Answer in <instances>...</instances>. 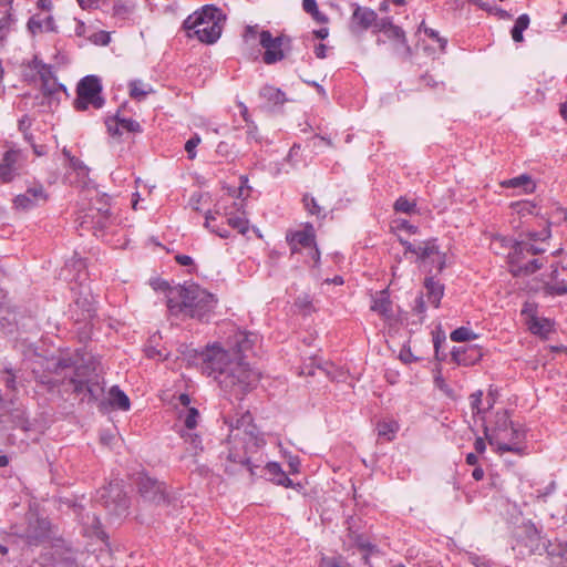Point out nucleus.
<instances>
[{
    "label": "nucleus",
    "instance_id": "5fc2aeb1",
    "mask_svg": "<svg viewBox=\"0 0 567 567\" xmlns=\"http://www.w3.org/2000/svg\"><path fill=\"white\" fill-rule=\"evenodd\" d=\"M467 559L475 567H491L488 559L475 553H467Z\"/></svg>",
    "mask_w": 567,
    "mask_h": 567
},
{
    "label": "nucleus",
    "instance_id": "a878e982",
    "mask_svg": "<svg viewBox=\"0 0 567 567\" xmlns=\"http://www.w3.org/2000/svg\"><path fill=\"white\" fill-rule=\"evenodd\" d=\"M513 424L514 422L511 421L509 414L506 410L497 411L494 415V420L484 426L485 439L487 440V435L489 434H498L504 432Z\"/></svg>",
    "mask_w": 567,
    "mask_h": 567
},
{
    "label": "nucleus",
    "instance_id": "9b49d317",
    "mask_svg": "<svg viewBox=\"0 0 567 567\" xmlns=\"http://www.w3.org/2000/svg\"><path fill=\"white\" fill-rule=\"evenodd\" d=\"M27 163L25 154L16 147L7 150L0 161V184L11 183Z\"/></svg>",
    "mask_w": 567,
    "mask_h": 567
},
{
    "label": "nucleus",
    "instance_id": "4c0bfd02",
    "mask_svg": "<svg viewBox=\"0 0 567 567\" xmlns=\"http://www.w3.org/2000/svg\"><path fill=\"white\" fill-rule=\"evenodd\" d=\"M17 18L11 9L7 10L0 19V42L7 40L9 34L14 30Z\"/></svg>",
    "mask_w": 567,
    "mask_h": 567
},
{
    "label": "nucleus",
    "instance_id": "052dcab7",
    "mask_svg": "<svg viewBox=\"0 0 567 567\" xmlns=\"http://www.w3.org/2000/svg\"><path fill=\"white\" fill-rule=\"evenodd\" d=\"M259 33L260 32L258 31L257 25H247L243 34L244 41L249 43L250 41L257 39V37L259 38Z\"/></svg>",
    "mask_w": 567,
    "mask_h": 567
},
{
    "label": "nucleus",
    "instance_id": "f257e3e1",
    "mask_svg": "<svg viewBox=\"0 0 567 567\" xmlns=\"http://www.w3.org/2000/svg\"><path fill=\"white\" fill-rule=\"evenodd\" d=\"M248 343V336L238 332L228 349L219 343L207 346L200 353L203 373L213 378L224 390L257 388L255 382L259 380V373L245 361Z\"/></svg>",
    "mask_w": 567,
    "mask_h": 567
},
{
    "label": "nucleus",
    "instance_id": "9d476101",
    "mask_svg": "<svg viewBox=\"0 0 567 567\" xmlns=\"http://www.w3.org/2000/svg\"><path fill=\"white\" fill-rule=\"evenodd\" d=\"M99 502L113 515L122 516L127 513L130 498L118 482H112L99 489Z\"/></svg>",
    "mask_w": 567,
    "mask_h": 567
},
{
    "label": "nucleus",
    "instance_id": "6ab92c4d",
    "mask_svg": "<svg viewBox=\"0 0 567 567\" xmlns=\"http://www.w3.org/2000/svg\"><path fill=\"white\" fill-rule=\"evenodd\" d=\"M452 360L458 365H473L477 361L481 360L483 352L482 348L473 344V346H460L454 347L452 352Z\"/></svg>",
    "mask_w": 567,
    "mask_h": 567
},
{
    "label": "nucleus",
    "instance_id": "13d9d810",
    "mask_svg": "<svg viewBox=\"0 0 567 567\" xmlns=\"http://www.w3.org/2000/svg\"><path fill=\"white\" fill-rule=\"evenodd\" d=\"M319 567H344L341 561V557H328L323 556L320 559Z\"/></svg>",
    "mask_w": 567,
    "mask_h": 567
},
{
    "label": "nucleus",
    "instance_id": "de8ad7c7",
    "mask_svg": "<svg viewBox=\"0 0 567 567\" xmlns=\"http://www.w3.org/2000/svg\"><path fill=\"white\" fill-rule=\"evenodd\" d=\"M3 382L8 390H16L17 389V375L16 372L11 367L6 365L3 369Z\"/></svg>",
    "mask_w": 567,
    "mask_h": 567
},
{
    "label": "nucleus",
    "instance_id": "4468645a",
    "mask_svg": "<svg viewBox=\"0 0 567 567\" xmlns=\"http://www.w3.org/2000/svg\"><path fill=\"white\" fill-rule=\"evenodd\" d=\"M347 530L342 538L344 550L357 548L358 550H378V546L371 542L370 537L360 530V526L353 517L346 520Z\"/></svg>",
    "mask_w": 567,
    "mask_h": 567
},
{
    "label": "nucleus",
    "instance_id": "aec40b11",
    "mask_svg": "<svg viewBox=\"0 0 567 567\" xmlns=\"http://www.w3.org/2000/svg\"><path fill=\"white\" fill-rule=\"evenodd\" d=\"M287 240L291 246L292 252L298 251V246L303 248L316 246L315 228L311 224L307 223L303 229L288 234Z\"/></svg>",
    "mask_w": 567,
    "mask_h": 567
},
{
    "label": "nucleus",
    "instance_id": "bb28decb",
    "mask_svg": "<svg viewBox=\"0 0 567 567\" xmlns=\"http://www.w3.org/2000/svg\"><path fill=\"white\" fill-rule=\"evenodd\" d=\"M265 471L269 475V480L277 485L295 488L292 480L282 471L281 465L277 462H268L265 465Z\"/></svg>",
    "mask_w": 567,
    "mask_h": 567
},
{
    "label": "nucleus",
    "instance_id": "e2e57ef3",
    "mask_svg": "<svg viewBox=\"0 0 567 567\" xmlns=\"http://www.w3.org/2000/svg\"><path fill=\"white\" fill-rule=\"evenodd\" d=\"M92 40L96 44L106 45V44H109L111 37H110V33H107L105 31H101V32L95 33L93 35Z\"/></svg>",
    "mask_w": 567,
    "mask_h": 567
},
{
    "label": "nucleus",
    "instance_id": "4be33fe9",
    "mask_svg": "<svg viewBox=\"0 0 567 567\" xmlns=\"http://www.w3.org/2000/svg\"><path fill=\"white\" fill-rule=\"evenodd\" d=\"M518 545L525 546L527 554H534L540 546V533L533 524H525L520 527L517 539Z\"/></svg>",
    "mask_w": 567,
    "mask_h": 567
},
{
    "label": "nucleus",
    "instance_id": "0e129e2a",
    "mask_svg": "<svg viewBox=\"0 0 567 567\" xmlns=\"http://www.w3.org/2000/svg\"><path fill=\"white\" fill-rule=\"evenodd\" d=\"M433 342H434V350H435L436 359L444 360L445 355L440 353V348H441V344L445 342V337L437 334L434 337Z\"/></svg>",
    "mask_w": 567,
    "mask_h": 567
},
{
    "label": "nucleus",
    "instance_id": "c85d7f7f",
    "mask_svg": "<svg viewBox=\"0 0 567 567\" xmlns=\"http://www.w3.org/2000/svg\"><path fill=\"white\" fill-rule=\"evenodd\" d=\"M424 288L426 290L427 302L437 308L444 295L443 285L440 284V281L434 280V278L430 277L425 279Z\"/></svg>",
    "mask_w": 567,
    "mask_h": 567
},
{
    "label": "nucleus",
    "instance_id": "49530a36",
    "mask_svg": "<svg viewBox=\"0 0 567 567\" xmlns=\"http://www.w3.org/2000/svg\"><path fill=\"white\" fill-rule=\"evenodd\" d=\"M513 208L516 210L518 215L522 217H526L528 215L536 214L537 207L532 202H518L513 204Z\"/></svg>",
    "mask_w": 567,
    "mask_h": 567
},
{
    "label": "nucleus",
    "instance_id": "f03ea898",
    "mask_svg": "<svg viewBox=\"0 0 567 567\" xmlns=\"http://www.w3.org/2000/svg\"><path fill=\"white\" fill-rule=\"evenodd\" d=\"M48 374L40 378L50 388L72 385L73 390H104L100 358L84 350L45 360Z\"/></svg>",
    "mask_w": 567,
    "mask_h": 567
},
{
    "label": "nucleus",
    "instance_id": "cd10ccee",
    "mask_svg": "<svg viewBox=\"0 0 567 567\" xmlns=\"http://www.w3.org/2000/svg\"><path fill=\"white\" fill-rule=\"evenodd\" d=\"M218 217H220V213L217 209L208 210L205 215L204 226L210 233L219 236L220 238H229V236H230L229 230L223 223H218Z\"/></svg>",
    "mask_w": 567,
    "mask_h": 567
},
{
    "label": "nucleus",
    "instance_id": "ddd939ff",
    "mask_svg": "<svg viewBox=\"0 0 567 567\" xmlns=\"http://www.w3.org/2000/svg\"><path fill=\"white\" fill-rule=\"evenodd\" d=\"M415 256L420 262L431 265L430 271L434 269L436 272H441L445 268L446 254L440 250L436 238L421 241L417 245Z\"/></svg>",
    "mask_w": 567,
    "mask_h": 567
},
{
    "label": "nucleus",
    "instance_id": "dca6fc26",
    "mask_svg": "<svg viewBox=\"0 0 567 567\" xmlns=\"http://www.w3.org/2000/svg\"><path fill=\"white\" fill-rule=\"evenodd\" d=\"M49 196L40 183L30 185L24 193L13 198V207L18 210L28 212L41 205H44Z\"/></svg>",
    "mask_w": 567,
    "mask_h": 567
},
{
    "label": "nucleus",
    "instance_id": "e433bc0d",
    "mask_svg": "<svg viewBox=\"0 0 567 567\" xmlns=\"http://www.w3.org/2000/svg\"><path fill=\"white\" fill-rule=\"evenodd\" d=\"M542 291L546 297L565 296L567 295V281L557 279L545 282L542 287Z\"/></svg>",
    "mask_w": 567,
    "mask_h": 567
},
{
    "label": "nucleus",
    "instance_id": "7c9ffc66",
    "mask_svg": "<svg viewBox=\"0 0 567 567\" xmlns=\"http://www.w3.org/2000/svg\"><path fill=\"white\" fill-rule=\"evenodd\" d=\"M501 185L505 188H523L525 194H530L536 188L532 177L527 174H522L519 176L506 179L502 182Z\"/></svg>",
    "mask_w": 567,
    "mask_h": 567
},
{
    "label": "nucleus",
    "instance_id": "4d7b16f0",
    "mask_svg": "<svg viewBox=\"0 0 567 567\" xmlns=\"http://www.w3.org/2000/svg\"><path fill=\"white\" fill-rule=\"evenodd\" d=\"M246 126H247V131H246L247 141L248 142H251V141L259 142L260 136H259L258 127H257L256 123L254 121H251L249 123H246Z\"/></svg>",
    "mask_w": 567,
    "mask_h": 567
},
{
    "label": "nucleus",
    "instance_id": "2f4dec72",
    "mask_svg": "<svg viewBox=\"0 0 567 567\" xmlns=\"http://www.w3.org/2000/svg\"><path fill=\"white\" fill-rule=\"evenodd\" d=\"M136 8L134 0H113L112 16L120 20L128 19Z\"/></svg>",
    "mask_w": 567,
    "mask_h": 567
},
{
    "label": "nucleus",
    "instance_id": "20e7f679",
    "mask_svg": "<svg viewBox=\"0 0 567 567\" xmlns=\"http://www.w3.org/2000/svg\"><path fill=\"white\" fill-rule=\"evenodd\" d=\"M252 417L249 412H246L240 420L237 421L235 429H231L228 436L229 451L227 460L234 464L246 467L250 475H255V468L260 467L264 462L261 454L259 457L254 458L255 454L266 445L264 434L260 433L255 425L245 429L241 434L239 433V423H250Z\"/></svg>",
    "mask_w": 567,
    "mask_h": 567
},
{
    "label": "nucleus",
    "instance_id": "c03bdc74",
    "mask_svg": "<svg viewBox=\"0 0 567 567\" xmlns=\"http://www.w3.org/2000/svg\"><path fill=\"white\" fill-rule=\"evenodd\" d=\"M302 203L307 212L318 218H324L323 209L318 205L316 198L309 194L303 195Z\"/></svg>",
    "mask_w": 567,
    "mask_h": 567
},
{
    "label": "nucleus",
    "instance_id": "0eeeda50",
    "mask_svg": "<svg viewBox=\"0 0 567 567\" xmlns=\"http://www.w3.org/2000/svg\"><path fill=\"white\" fill-rule=\"evenodd\" d=\"M526 435V429L518 423H514L502 433L487 435V442L489 445L496 446L498 454L511 452L518 456H525L528 454Z\"/></svg>",
    "mask_w": 567,
    "mask_h": 567
},
{
    "label": "nucleus",
    "instance_id": "b1692460",
    "mask_svg": "<svg viewBox=\"0 0 567 567\" xmlns=\"http://www.w3.org/2000/svg\"><path fill=\"white\" fill-rule=\"evenodd\" d=\"M377 19L378 14L374 10L361 6H355L351 18L352 23L362 30H367L372 27L377 22Z\"/></svg>",
    "mask_w": 567,
    "mask_h": 567
},
{
    "label": "nucleus",
    "instance_id": "603ef678",
    "mask_svg": "<svg viewBox=\"0 0 567 567\" xmlns=\"http://www.w3.org/2000/svg\"><path fill=\"white\" fill-rule=\"evenodd\" d=\"M182 437L185 442L189 443L195 451L203 450L202 439L197 433H182Z\"/></svg>",
    "mask_w": 567,
    "mask_h": 567
},
{
    "label": "nucleus",
    "instance_id": "a18cd8bd",
    "mask_svg": "<svg viewBox=\"0 0 567 567\" xmlns=\"http://www.w3.org/2000/svg\"><path fill=\"white\" fill-rule=\"evenodd\" d=\"M393 208L396 213H404L411 215L416 213V203L413 200H409L404 196H400L395 200Z\"/></svg>",
    "mask_w": 567,
    "mask_h": 567
},
{
    "label": "nucleus",
    "instance_id": "f8f14e48",
    "mask_svg": "<svg viewBox=\"0 0 567 567\" xmlns=\"http://www.w3.org/2000/svg\"><path fill=\"white\" fill-rule=\"evenodd\" d=\"M100 394L89 392L87 403L96 404L101 413L106 414L116 410H130L131 402L125 392H100Z\"/></svg>",
    "mask_w": 567,
    "mask_h": 567
},
{
    "label": "nucleus",
    "instance_id": "a19ab883",
    "mask_svg": "<svg viewBox=\"0 0 567 567\" xmlns=\"http://www.w3.org/2000/svg\"><path fill=\"white\" fill-rule=\"evenodd\" d=\"M529 17L526 13L520 14L512 28L511 34L515 42H522L524 40L523 32L528 28L529 25Z\"/></svg>",
    "mask_w": 567,
    "mask_h": 567
},
{
    "label": "nucleus",
    "instance_id": "5701e85b",
    "mask_svg": "<svg viewBox=\"0 0 567 567\" xmlns=\"http://www.w3.org/2000/svg\"><path fill=\"white\" fill-rule=\"evenodd\" d=\"M526 326L530 333L543 339H547L548 336L555 331L554 321L549 318L538 317L537 313L529 316L526 320Z\"/></svg>",
    "mask_w": 567,
    "mask_h": 567
},
{
    "label": "nucleus",
    "instance_id": "f3484780",
    "mask_svg": "<svg viewBox=\"0 0 567 567\" xmlns=\"http://www.w3.org/2000/svg\"><path fill=\"white\" fill-rule=\"evenodd\" d=\"M379 31L383 32L389 40L394 42L396 54L408 59L411 56V47L408 43L405 32L399 25L392 23L391 19L385 18L378 24Z\"/></svg>",
    "mask_w": 567,
    "mask_h": 567
},
{
    "label": "nucleus",
    "instance_id": "a211bd4d",
    "mask_svg": "<svg viewBox=\"0 0 567 567\" xmlns=\"http://www.w3.org/2000/svg\"><path fill=\"white\" fill-rule=\"evenodd\" d=\"M74 513L78 515L81 524L84 527V530L90 536H94L101 540H106L109 538L107 534L103 530L102 523L100 517L94 513H84V507L82 505H74Z\"/></svg>",
    "mask_w": 567,
    "mask_h": 567
},
{
    "label": "nucleus",
    "instance_id": "6e6d98bb",
    "mask_svg": "<svg viewBox=\"0 0 567 567\" xmlns=\"http://www.w3.org/2000/svg\"><path fill=\"white\" fill-rule=\"evenodd\" d=\"M69 166L75 171L80 176H87L89 174V167L82 162L80 161L79 158H71V163L69 164Z\"/></svg>",
    "mask_w": 567,
    "mask_h": 567
},
{
    "label": "nucleus",
    "instance_id": "3c124183",
    "mask_svg": "<svg viewBox=\"0 0 567 567\" xmlns=\"http://www.w3.org/2000/svg\"><path fill=\"white\" fill-rule=\"evenodd\" d=\"M120 123H121L122 132L123 131H126L128 133H141L142 132L141 124L133 118L120 117Z\"/></svg>",
    "mask_w": 567,
    "mask_h": 567
},
{
    "label": "nucleus",
    "instance_id": "72a5a7b5",
    "mask_svg": "<svg viewBox=\"0 0 567 567\" xmlns=\"http://www.w3.org/2000/svg\"><path fill=\"white\" fill-rule=\"evenodd\" d=\"M259 95L271 105H282L286 102L285 93L275 86L265 85L260 89Z\"/></svg>",
    "mask_w": 567,
    "mask_h": 567
},
{
    "label": "nucleus",
    "instance_id": "8fccbe9b",
    "mask_svg": "<svg viewBox=\"0 0 567 567\" xmlns=\"http://www.w3.org/2000/svg\"><path fill=\"white\" fill-rule=\"evenodd\" d=\"M105 125H106V128H107V133L111 135V136H121L122 135V127H121V123H120V117L118 116H114V117H107L106 121H105Z\"/></svg>",
    "mask_w": 567,
    "mask_h": 567
},
{
    "label": "nucleus",
    "instance_id": "774afa93",
    "mask_svg": "<svg viewBox=\"0 0 567 567\" xmlns=\"http://www.w3.org/2000/svg\"><path fill=\"white\" fill-rule=\"evenodd\" d=\"M555 554V551H553ZM557 556H560L567 560V540H558V550L556 553Z\"/></svg>",
    "mask_w": 567,
    "mask_h": 567
},
{
    "label": "nucleus",
    "instance_id": "f704fd0d",
    "mask_svg": "<svg viewBox=\"0 0 567 567\" xmlns=\"http://www.w3.org/2000/svg\"><path fill=\"white\" fill-rule=\"evenodd\" d=\"M130 96L136 101H143L153 92L151 84L144 83L142 80H132L128 82Z\"/></svg>",
    "mask_w": 567,
    "mask_h": 567
},
{
    "label": "nucleus",
    "instance_id": "bf43d9fd",
    "mask_svg": "<svg viewBox=\"0 0 567 567\" xmlns=\"http://www.w3.org/2000/svg\"><path fill=\"white\" fill-rule=\"evenodd\" d=\"M395 228L399 230H405L409 234H416L419 228L410 224L406 219H398L394 221Z\"/></svg>",
    "mask_w": 567,
    "mask_h": 567
},
{
    "label": "nucleus",
    "instance_id": "1a4fd4ad",
    "mask_svg": "<svg viewBox=\"0 0 567 567\" xmlns=\"http://www.w3.org/2000/svg\"><path fill=\"white\" fill-rule=\"evenodd\" d=\"M259 44L265 50L264 63L271 65L286 58V51L290 50L291 39L287 35L272 37L270 31L262 30L259 33Z\"/></svg>",
    "mask_w": 567,
    "mask_h": 567
},
{
    "label": "nucleus",
    "instance_id": "39448f33",
    "mask_svg": "<svg viewBox=\"0 0 567 567\" xmlns=\"http://www.w3.org/2000/svg\"><path fill=\"white\" fill-rule=\"evenodd\" d=\"M215 296L196 284H185L169 290L167 308L172 315L206 320L214 311Z\"/></svg>",
    "mask_w": 567,
    "mask_h": 567
},
{
    "label": "nucleus",
    "instance_id": "338daca9",
    "mask_svg": "<svg viewBox=\"0 0 567 567\" xmlns=\"http://www.w3.org/2000/svg\"><path fill=\"white\" fill-rule=\"evenodd\" d=\"M302 9L307 13L312 14L318 9L317 1L316 0H302Z\"/></svg>",
    "mask_w": 567,
    "mask_h": 567
},
{
    "label": "nucleus",
    "instance_id": "79ce46f5",
    "mask_svg": "<svg viewBox=\"0 0 567 567\" xmlns=\"http://www.w3.org/2000/svg\"><path fill=\"white\" fill-rule=\"evenodd\" d=\"M179 417L183 419L184 425L187 430H194L198 424L199 412L197 408L190 406L179 413Z\"/></svg>",
    "mask_w": 567,
    "mask_h": 567
},
{
    "label": "nucleus",
    "instance_id": "423d86ee",
    "mask_svg": "<svg viewBox=\"0 0 567 567\" xmlns=\"http://www.w3.org/2000/svg\"><path fill=\"white\" fill-rule=\"evenodd\" d=\"M223 20V13L218 8L205 6L202 10L188 16L183 23V28L187 38L212 44L220 38Z\"/></svg>",
    "mask_w": 567,
    "mask_h": 567
},
{
    "label": "nucleus",
    "instance_id": "680f3d73",
    "mask_svg": "<svg viewBox=\"0 0 567 567\" xmlns=\"http://www.w3.org/2000/svg\"><path fill=\"white\" fill-rule=\"evenodd\" d=\"M145 354L150 359H157V360H166L167 359V354H163L161 350H157L154 347L146 348Z\"/></svg>",
    "mask_w": 567,
    "mask_h": 567
},
{
    "label": "nucleus",
    "instance_id": "393cba45",
    "mask_svg": "<svg viewBox=\"0 0 567 567\" xmlns=\"http://www.w3.org/2000/svg\"><path fill=\"white\" fill-rule=\"evenodd\" d=\"M27 27L33 35L42 32H54L56 30L52 16L41 17L40 14H34L29 19Z\"/></svg>",
    "mask_w": 567,
    "mask_h": 567
},
{
    "label": "nucleus",
    "instance_id": "69168bd1",
    "mask_svg": "<svg viewBox=\"0 0 567 567\" xmlns=\"http://www.w3.org/2000/svg\"><path fill=\"white\" fill-rule=\"evenodd\" d=\"M24 137L31 144L33 152L37 156H43L47 154L45 146L34 144L31 135L24 134Z\"/></svg>",
    "mask_w": 567,
    "mask_h": 567
},
{
    "label": "nucleus",
    "instance_id": "473e14b6",
    "mask_svg": "<svg viewBox=\"0 0 567 567\" xmlns=\"http://www.w3.org/2000/svg\"><path fill=\"white\" fill-rule=\"evenodd\" d=\"M483 393L484 392H476L471 395V406H472L473 414H481L487 410H491L495 403L496 395L498 394V392H487V395L485 399L487 406L483 408L482 406Z\"/></svg>",
    "mask_w": 567,
    "mask_h": 567
},
{
    "label": "nucleus",
    "instance_id": "412c9836",
    "mask_svg": "<svg viewBox=\"0 0 567 567\" xmlns=\"http://www.w3.org/2000/svg\"><path fill=\"white\" fill-rule=\"evenodd\" d=\"M23 410L19 406L14 392H0V416L12 421L23 417Z\"/></svg>",
    "mask_w": 567,
    "mask_h": 567
},
{
    "label": "nucleus",
    "instance_id": "ea45409f",
    "mask_svg": "<svg viewBox=\"0 0 567 567\" xmlns=\"http://www.w3.org/2000/svg\"><path fill=\"white\" fill-rule=\"evenodd\" d=\"M424 32V34L431 39L432 41L436 42L439 45V49L441 52H445L447 40L440 35L439 31L426 27L425 22L422 21L417 28V33Z\"/></svg>",
    "mask_w": 567,
    "mask_h": 567
},
{
    "label": "nucleus",
    "instance_id": "7ed1b4c3",
    "mask_svg": "<svg viewBox=\"0 0 567 567\" xmlns=\"http://www.w3.org/2000/svg\"><path fill=\"white\" fill-rule=\"evenodd\" d=\"M550 238L551 230L547 226L539 231L528 230L520 234L519 239L514 241L504 237L496 240L511 247L507 254L508 271L514 277H527L540 270L547 262L543 255L549 248Z\"/></svg>",
    "mask_w": 567,
    "mask_h": 567
},
{
    "label": "nucleus",
    "instance_id": "6e6552de",
    "mask_svg": "<svg viewBox=\"0 0 567 567\" xmlns=\"http://www.w3.org/2000/svg\"><path fill=\"white\" fill-rule=\"evenodd\" d=\"M78 97L74 101V107L78 111H84L90 105L101 109L104 105V99L101 95L102 84L97 76L86 75L78 85Z\"/></svg>",
    "mask_w": 567,
    "mask_h": 567
},
{
    "label": "nucleus",
    "instance_id": "09e8293b",
    "mask_svg": "<svg viewBox=\"0 0 567 567\" xmlns=\"http://www.w3.org/2000/svg\"><path fill=\"white\" fill-rule=\"evenodd\" d=\"M79 6L83 10H93V9H105L109 6V0H76Z\"/></svg>",
    "mask_w": 567,
    "mask_h": 567
},
{
    "label": "nucleus",
    "instance_id": "58836bf2",
    "mask_svg": "<svg viewBox=\"0 0 567 567\" xmlns=\"http://www.w3.org/2000/svg\"><path fill=\"white\" fill-rule=\"evenodd\" d=\"M226 221L229 227L237 230L241 235H246L249 230V221L244 214L233 215L226 214Z\"/></svg>",
    "mask_w": 567,
    "mask_h": 567
},
{
    "label": "nucleus",
    "instance_id": "2eb2a0df",
    "mask_svg": "<svg viewBox=\"0 0 567 567\" xmlns=\"http://www.w3.org/2000/svg\"><path fill=\"white\" fill-rule=\"evenodd\" d=\"M136 485L138 493L145 501L154 504L168 503L166 486L163 482H159L146 474H140L136 480Z\"/></svg>",
    "mask_w": 567,
    "mask_h": 567
},
{
    "label": "nucleus",
    "instance_id": "c756f323",
    "mask_svg": "<svg viewBox=\"0 0 567 567\" xmlns=\"http://www.w3.org/2000/svg\"><path fill=\"white\" fill-rule=\"evenodd\" d=\"M400 430V424L395 420H381L377 423L378 439L385 442H392Z\"/></svg>",
    "mask_w": 567,
    "mask_h": 567
},
{
    "label": "nucleus",
    "instance_id": "c9c22d12",
    "mask_svg": "<svg viewBox=\"0 0 567 567\" xmlns=\"http://www.w3.org/2000/svg\"><path fill=\"white\" fill-rule=\"evenodd\" d=\"M371 310L381 316H388L391 312V301L385 291H380L373 297Z\"/></svg>",
    "mask_w": 567,
    "mask_h": 567
},
{
    "label": "nucleus",
    "instance_id": "864d4df0",
    "mask_svg": "<svg viewBox=\"0 0 567 567\" xmlns=\"http://www.w3.org/2000/svg\"><path fill=\"white\" fill-rule=\"evenodd\" d=\"M200 137L196 134L192 136L185 144V151L188 154V158L193 159L196 156L195 148L199 145Z\"/></svg>",
    "mask_w": 567,
    "mask_h": 567
},
{
    "label": "nucleus",
    "instance_id": "37998d69",
    "mask_svg": "<svg viewBox=\"0 0 567 567\" xmlns=\"http://www.w3.org/2000/svg\"><path fill=\"white\" fill-rule=\"evenodd\" d=\"M450 338L454 342H466L477 338V334L467 327H460L453 330Z\"/></svg>",
    "mask_w": 567,
    "mask_h": 567
}]
</instances>
